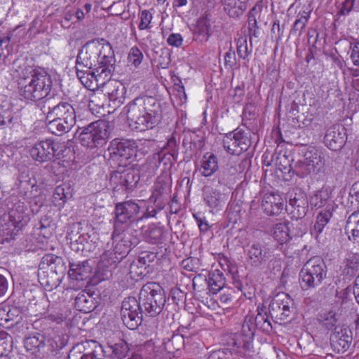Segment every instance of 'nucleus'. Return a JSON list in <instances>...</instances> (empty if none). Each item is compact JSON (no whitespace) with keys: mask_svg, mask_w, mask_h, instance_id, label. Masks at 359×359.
<instances>
[{"mask_svg":"<svg viewBox=\"0 0 359 359\" xmlns=\"http://www.w3.org/2000/svg\"><path fill=\"white\" fill-rule=\"evenodd\" d=\"M41 111L46 115L48 130L53 135L60 136L71 130L76 124V111L67 102H55L54 98H46L42 102Z\"/></svg>","mask_w":359,"mask_h":359,"instance_id":"20e7f679","label":"nucleus"},{"mask_svg":"<svg viewBox=\"0 0 359 359\" xmlns=\"http://www.w3.org/2000/svg\"><path fill=\"white\" fill-rule=\"evenodd\" d=\"M151 19L152 15L149 11H142L140 13V22L138 25L139 29L140 30H144L149 28Z\"/></svg>","mask_w":359,"mask_h":359,"instance_id":"0e129e2a","label":"nucleus"},{"mask_svg":"<svg viewBox=\"0 0 359 359\" xmlns=\"http://www.w3.org/2000/svg\"><path fill=\"white\" fill-rule=\"evenodd\" d=\"M128 60L135 67H138L142 62L143 54L137 46H133L130 49Z\"/></svg>","mask_w":359,"mask_h":359,"instance_id":"4d7b16f0","label":"nucleus"},{"mask_svg":"<svg viewBox=\"0 0 359 359\" xmlns=\"http://www.w3.org/2000/svg\"><path fill=\"white\" fill-rule=\"evenodd\" d=\"M351 58L355 66H359V41L351 43Z\"/></svg>","mask_w":359,"mask_h":359,"instance_id":"774afa93","label":"nucleus"},{"mask_svg":"<svg viewBox=\"0 0 359 359\" xmlns=\"http://www.w3.org/2000/svg\"><path fill=\"white\" fill-rule=\"evenodd\" d=\"M12 337L5 331H0V353L9 351Z\"/></svg>","mask_w":359,"mask_h":359,"instance_id":"680f3d73","label":"nucleus"},{"mask_svg":"<svg viewBox=\"0 0 359 359\" xmlns=\"http://www.w3.org/2000/svg\"><path fill=\"white\" fill-rule=\"evenodd\" d=\"M309 18L310 12H307L306 11L299 12L297 14L296 20L290 31V34L295 35L298 33V36H300Z\"/></svg>","mask_w":359,"mask_h":359,"instance_id":"49530a36","label":"nucleus"},{"mask_svg":"<svg viewBox=\"0 0 359 359\" xmlns=\"http://www.w3.org/2000/svg\"><path fill=\"white\" fill-rule=\"evenodd\" d=\"M171 62L170 53L168 49H161L158 59L157 60L158 67L162 69H167Z\"/></svg>","mask_w":359,"mask_h":359,"instance_id":"bf43d9fd","label":"nucleus"},{"mask_svg":"<svg viewBox=\"0 0 359 359\" xmlns=\"http://www.w3.org/2000/svg\"><path fill=\"white\" fill-rule=\"evenodd\" d=\"M245 339V338L239 332L232 334L227 342L230 353L233 352V354L242 358L251 356L253 353L252 342H250L248 349H246Z\"/></svg>","mask_w":359,"mask_h":359,"instance_id":"c85d7f7f","label":"nucleus"},{"mask_svg":"<svg viewBox=\"0 0 359 359\" xmlns=\"http://www.w3.org/2000/svg\"><path fill=\"white\" fill-rule=\"evenodd\" d=\"M219 168L217 157L212 153H206L203 155L201 161L199 171L203 177L212 176Z\"/></svg>","mask_w":359,"mask_h":359,"instance_id":"f704fd0d","label":"nucleus"},{"mask_svg":"<svg viewBox=\"0 0 359 359\" xmlns=\"http://www.w3.org/2000/svg\"><path fill=\"white\" fill-rule=\"evenodd\" d=\"M29 215L25 203L17 201L8 208V212L1 216L0 223L4 234L11 238L16 236L29 222Z\"/></svg>","mask_w":359,"mask_h":359,"instance_id":"6e6552de","label":"nucleus"},{"mask_svg":"<svg viewBox=\"0 0 359 359\" xmlns=\"http://www.w3.org/2000/svg\"><path fill=\"white\" fill-rule=\"evenodd\" d=\"M82 146L89 149L102 147L110 137L109 123L104 120L92 122L85 127H79L77 133Z\"/></svg>","mask_w":359,"mask_h":359,"instance_id":"0eeeda50","label":"nucleus"},{"mask_svg":"<svg viewBox=\"0 0 359 359\" xmlns=\"http://www.w3.org/2000/svg\"><path fill=\"white\" fill-rule=\"evenodd\" d=\"M64 149H66L64 144L46 139L35 143L29 149V154L34 161L44 163L63 155Z\"/></svg>","mask_w":359,"mask_h":359,"instance_id":"9b49d317","label":"nucleus"},{"mask_svg":"<svg viewBox=\"0 0 359 359\" xmlns=\"http://www.w3.org/2000/svg\"><path fill=\"white\" fill-rule=\"evenodd\" d=\"M325 164V154L321 149L309 148L305 153L304 159L298 161L294 166L297 175L304 177L311 172L319 171Z\"/></svg>","mask_w":359,"mask_h":359,"instance_id":"ddd939ff","label":"nucleus"},{"mask_svg":"<svg viewBox=\"0 0 359 359\" xmlns=\"http://www.w3.org/2000/svg\"><path fill=\"white\" fill-rule=\"evenodd\" d=\"M251 53V50H248L247 40L245 39L242 41H240V43L238 44L237 47V53L239 57L245 59L248 57Z\"/></svg>","mask_w":359,"mask_h":359,"instance_id":"338daca9","label":"nucleus"},{"mask_svg":"<svg viewBox=\"0 0 359 359\" xmlns=\"http://www.w3.org/2000/svg\"><path fill=\"white\" fill-rule=\"evenodd\" d=\"M254 321V316L252 315L247 316L242 324L241 330L239 332V333L245 338L244 341L246 344V349H248L250 342L253 341L255 337L256 325H255Z\"/></svg>","mask_w":359,"mask_h":359,"instance_id":"79ce46f5","label":"nucleus"},{"mask_svg":"<svg viewBox=\"0 0 359 359\" xmlns=\"http://www.w3.org/2000/svg\"><path fill=\"white\" fill-rule=\"evenodd\" d=\"M347 140L346 130L340 125H334L327 129L324 136V143L332 151L341 150Z\"/></svg>","mask_w":359,"mask_h":359,"instance_id":"4be33fe9","label":"nucleus"},{"mask_svg":"<svg viewBox=\"0 0 359 359\" xmlns=\"http://www.w3.org/2000/svg\"><path fill=\"white\" fill-rule=\"evenodd\" d=\"M41 313L43 314L45 318L48 320L55 322L57 324L62 323L65 318L60 309L50 306V304H48V308Z\"/></svg>","mask_w":359,"mask_h":359,"instance_id":"864d4df0","label":"nucleus"},{"mask_svg":"<svg viewBox=\"0 0 359 359\" xmlns=\"http://www.w3.org/2000/svg\"><path fill=\"white\" fill-rule=\"evenodd\" d=\"M172 180L169 175H161L157 177L153 187L152 194L149 198L151 203L161 210L168 203L170 196Z\"/></svg>","mask_w":359,"mask_h":359,"instance_id":"f3484780","label":"nucleus"},{"mask_svg":"<svg viewBox=\"0 0 359 359\" xmlns=\"http://www.w3.org/2000/svg\"><path fill=\"white\" fill-rule=\"evenodd\" d=\"M41 264H47L50 272L57 273L64 276L66 272V266L62 257L53 255H46L42 258Z\"/></svg>","mask_w":359,"mask_h":359,"instance_id":"c9c22d12","label":"nucleus"},{"mask_svg":"<svg viewBox=\"0 0 359 359\" xmlns=\"http://www.w3.org/2000/svg\"><path fill=\"white\" fill-rule=\"evenodd\" d=\"M90 351L82 353L81 346L74 347L68 355L67 359H104L105 353L102 346L95 341H86Z\"/></svg>","mask_w":359,"mask_h":359,"instance_id":"5701e85b","label":"nucleus"},{"mask_svg":"<svg viewBox=\"0 0 359 359\" xmlns=\"http://www.w3.org/2000/svg\"><path fill=\"white\" fill-rule=\"evenodd\" d=\"M257 315L254 317V323L256 325V329L269 334L272 331V325L268 319L267 313L263 309H259V307L257 308Z\"/></svg>","mask_w":359,"mask_h":359,"instance_id":"37998d69","label":"nucleus"},{"mask_svg":"<svg viewBox=\"0 0 359 359\" xmlns=\"http://www.w3.org/2000/svg\"><path fill=\"white\" fill-rule=\"evenodd\" d=\"M327 268L323 259L319 256L310 258L299 272V283L304 291L317 288L326 279Z\"/></svg>","mask_w":359,"mask_h":359,"instance_id":"423d86ee","label":"nucleus"},{"mask_svg":"<svg viewBox=\"0 0 359 359\" xmlns=\"http://www.w3.org/2000/svg\"><path fill=\"white\" fill-rule=\"evenodd\" d=\"M143 311L140 301L133 297L126 298L122 302L121 318L123 324L130 330H135L141 325Z\"/></svg>","mask_w":359,"mask_h":359,"instance_id":"4468645a","label":"nucleus"},{"mask_svg":"<svg viewBox=\"0 0 359 359\" xmlns=\"http://www.w3.org/2000/svg\"><path fill=\"white\" fill-rule=\"evenodd\" d=\"M92 270L88 260L70 263L69 276L72 279L84 280L90 276Z\"/></svg>","mask_w":359,"mask_h":359,"instance_id":"473e14b6","label":"nucleus"},{"mask_svg":"<svg viewBox=\"0 0 359 359\" xmlns=\"http://www.w3.org/2000/svg\"><path fill=\"white\" fill-rule=\"evenodd\" d=\"M316 320L318 323L326 330H332L334 329L335 331L337 330L338 318L335 311H322L318 314Z\"/></svg>","mask_w":359,"mask_h":359,"instance_id":"58836bf2","label":"nucleus"},{"mask_svg":"<svg viewBox=\"0 0 359 359\" xmlns=\"http://www.w3.org/2000/svg\"><path fill=\"white\" fill-rule=\"evenodd\" d=\"M19 318L17 309H11L9 307H0V325L6 327H10L17 323Z\"/></svg>","mask_w":359,"mask_h":359,"instance_id":"ea45409f","label":"nucleus"},{"mask_svg":"<svg viewBox=\"0 0 359 359\" xmlns=\"http://www.w3.org/2000/svg\"><path fill=\"white\" fill-rule=\"evenodd\" d=\"M345 231L348 241L359 246V211H355L348 216Z\"/></svg>","mask_w":359,"mask_h":359,"instance_id":"72a5a7b5","label":"nucleus"},{"mask_svg":"<svg viewBox=\"0 0 359 359\" xmlns=\"http://www.w3.org/2000/svg\"><path fill=\"white\" fill-rule=\"evenodd\" d=\"M74 10H67L64 11L61 17V25L64 28H69L74 23Z\"/></svg>","mask_w":359,"mask_h":359,"instance_id":"e2e57ef3","label":"nucleus"},{"mask_svg":"<svg viewBox=\"0 0 359 359\" xmlns=\"http://www.w3.org/2000/svg\"><path fill=\"white\" fill-rule=\"evenodd\" d=\"M352 342V332L350 329L339 328L330 336V344L333 351L337 353H344L350 347Z\"/></svg>","mask_w":359,"mask_h":359,"instance_id":"393cba45","label":"nucleus"},{"mask_svg":"<svg viewBox=\"0 0 359 359\" xmlns=\"http://www.w3.org/2000/svg\"><path fill=\"white\" fill-rule=\"evenodd\" d=\"M7 32L12 43H18L25 36V29L22 26H17Z\"/></svg>","mask_w":359,"mask_h":359,"instance_id":"052dcab7","label":"nucleus"},{"mask_svg":"<svg viewBox=\"0 0 359 359\" xmlns=\"http://www.w3.org/2000/svg\"><path fill=\"white\" fill-rule=\"evenodd\" d=\"M332 217L331 208H326L321 211L317 216L316 222L314 224L313 231H315L316 236L320 234L325 225L329 222Z\"/></svg>","mask_w":359,"mask_h":359,"instance_id":"3c124183","label":"nucleus"},{"mask_svg":"<svg viewBox=\"0 0 359 359\" xmlns=\"http://www.w3.org/2000/svg\"><path fill=\"white\" fill-rule=\"evenodd\" d=\"M287 220L278 222L273 225L271 233L275 240L283 244L290 240L289 225Z\"/></svg>","mask_w":359,"mask_h":359,"instance_id":"a19ab883","label":"nucleus"},{"mask_svg":"<svg viewBox=\"0 0 359 359\" xmlns=\"http://www.w3.org/2000/svg\"><path fill=\"white\" fill-rule=\"evenodd\" d=\"M164 230L162 227L155 224L149 225L145 231L144 236L147 242L151 244H158L162 242Z\"/></svg>","mask_w":359,"mask_h":359,"instance_id":"de8ad7c7","label":"nucleus"},{"mask_svg":"<svg viewBox=\"0 0 359 359\" xmlns=\"http://www.w3.org/2000/svg\"><path fill=\"white\" fill-rule=\"evenodd\" d=\"M126 255L123 253L119 254L118 252L116 251L115 248L112 251H107L102 256V260L106 262L107 266L116 265L120 263Z\"/></svg>","mask_w":359,"mask_h":359,"instance_id":"603ef678","label":"nucleus"},{"mask_svg":"<svg viewBox=\"0 0 359 359\" xmlns=\"http://www.w3.org/2000/svg\"><path fill=\"white\" fill-rule=\"evenodd\" d=\"M330 198V191L328 188H322L317 191L311 198V204L316 208L324 206Z\"/></svg>","mask_w":359,"mask_h":359,"instance_id":"8fccbe9b","label":"nucleus"},{"mask_svg":"<svg viewBox=\"0 0 359 359\" xmlns=\"http://www.w3.org/2000/svg\"><path fill=\"white\" fill-rule=\"evenodd\" d=\"M43 334L36 333L24 339V346L27 352L41 358L46 352V340Z\"/></svg>","mask_w":359,"mask_h":359,"instance_id":"cd10ccee","label":"nucleus"},{"mask_svg":"<svg viewBox=\"0 0 359 359\" xmlns=\"http://www.w3.org/2000/svg\"><path fill=\"white\" fill-rule=\"evenodd\" d=\"M283 198L278 193L266 194L262 201V208L269 216H278L285 208Z\"/></svg>","mask_w":359,"mask_h":359,"instance_id":"a878e982","label":"nucleus"},{"mask_svg":"<svg viewBox=\"0 0 359 359\" xmlns=\"http://www.w3.org/2000/svg\"><path fill=\"white\" fill-rule=\"evenodd\" d=\"M235 180L234 173H231L227 168L223 169L218 175V182L220 184L227 186Z\"/></svg>","mask_w":359,"mask_h":359,"instance_id":"13d9d810","label":"nucleus"},{"mask_svg":"<svg viewBox=\"0 0 359 359\" xmlns=\"http://www.w3.org/2000/svg\"><path fill=\"white\" fill-rule=\"evenodd\" d=\"M294 301L285 292L277 294L271 300L269 306V313L275 322L285 321L294 310Z\"/></svg>","mask_w":359,"mask_h":359,"instance_id":"2eb2a0df","label":"nucleus"},{"mask_svg":"<svg viewBox=\"0 0 359 359\" xmlns=\"http://www.w3.org/2000/svg\"><path fill=\"white\" fill-rule=\"evenodd\" d=\"M64 276H60L57 273L48 272L46 274H43L39 276L40 283L45 286L47 290H52L57 288L61 283Z\"/></svg>","mask_w":359,"mask_h":359,"instance_id":"a18cd8bd","label":"nucleus"},{"mask_svg":"<svg viewBox=\"0 0 359 359\" xmlns=\"http://www.w3.org/2000/svg\"><path fill=\"white\" fill-rule=\"evenodd\" d=\"M210 19L207 13L203 15L197 21L195 34L202 36L205 41L210 36Z\"/></svg>","mask_w":359,"mask_h":359,"instance_id":"09e8293b","label":"nucleus"},{"mask_svg":"<svg viewBox=\"0 0 359 359\" xmlns=\"http://www.w3.org/2000/svg\"><path fill=\"white\" fill-rule=\"evenodd\" d=\"M189 340V337L185 339L182 334L172 333L170 337L163 339V346L168 353L175 354L183 348H187Z\"/></svg>","mask_w":359,"mask_h":359,"instance_id":"2f4dec72","label":"nucleus"},{"mask_svg":"<svg viewBox=\"0 0 359 359\" xmlns=\"http://www.w3.org/2000/svg\"><path fill=\"white\" fill-rule=\"evenodd\" d=\"M246 255L248 264L255 268H260L273 257L271 248L259 242L248 245Z\"/></svg>","mask_w":359,"mask_h":359,"instance_id":"a211bd4d","label":"nucleus"},{"mask_svg":"<svg viewBox=\"0 0 359 359\" xmlns=\"http://www.w3.org/2000/svg\"><path fill=\"white\" fill-rule=\"evenodd\" d=\"M140 210V205L133 200L116 203L113 222L116 233H119L141 220L142 217H139Z\"/></svg>","mask_w":359,"mask_h":359,"instance_id":"1a4fd4ad","label":"nucleus"},{"mask_svg":"<svg viewBox=\"0 0 359 359\" xmlns=\"http://www.w3.org/2000/svg\"><path fill=\"white\" fill-rule=\"evenodd\" d=\"M137 143L133 140L115 138L110 142L108 147L109 159L126 165V162L135 156Z\"/></svg>","mask_w":359,"mask_h":359,"instance_id":"f8f14e48","label":"nucleus"},{"mask_svg":"<svg viewBox=\"0 0 359 359\" xmlns=\"http://www.w3.org/2000/svg\"><path fill=\"white\" fill-rule=\"evenodd\" d=\"M139 301L144 314L150 317L157 316L166 302L165 291L158 283L149 282L140 290Z\"/></svg>","mask_w":359,"mask_h":359,"instance_id":"39448f33","label":"nucleus"},{"mask_svg":"<svg viewBox=\"0 0 359 359\" xmlns=\"http://www.w3.org/2000/svg\"><path fill=\"white\" fill-rule=\"evenodd\" d=\"M11 72L13 77L18 79L20 95L24 99L40 101L50 94L52 76L44 68L28 65L25 58L19 57L13 61Z\"/></svg>","mask_w":359,"mask_h":359,"instance_id":"f03ea898","label":"nucleus"},{"mask_svg":"<svg viewBox=\"0 0 359 359\" xmlns=\"http://www.w3.org/2000/svg\"><path fill=\"white\" fill-rule=\"evenodd\" d=\"M125 109L130 126L140 132L153 128L161 118L160 102L153 96L137 97Z\"/></svg>","mask_w":359,"mask_h":359,"instance_id":"7ed1b4c3","label":"nucleus"},{"mask_svg":"<svg viewBox=\"0 0 359 359\" xmlns=\"http://www.w3.org/2000/svg\"><path fill=\"white\" fill-rule=\"evenodd\" d=\"M135 231L129 228L124 229L119 233H116L115 228L112 233V238L115 243V249L119 254L123 253L127 255L133 248H135L140 243V238L135 235Z\"/></svg>","mask_w":359,"mask_h":359,"instance_id":"aec40b11","label":"nucleus"},{"mask_svg":"<svg viewBox=\"0 0 359 359\" xmlns=\"http://www.w3.org/2000/svg\"><path fill=\"white\" fill-rule=\"evenodd\" d=\"M203 198L210 212L218 211L225 205L228 196L219 190L208 186L203 189Z\"/></svg>","mask_w":359,"mask_h":359,"instance_id":"b1692460","label":"nucleus"},{"mask_svg":"<svg viewBox=\"0 0 359 359\" xmlns=\"http://www.w3.org/2000/svg\"><path fill=\"white\" fill-rule=\"evenodd\" d=\"M82 228L79 224H73L70 231L67 232V239L72 250L75 252L83 251L85 248V243H87L89 236L80 230Z\"/></svg>","mask_w":359,"mask_h":359,"instance_id":"7c9ffc66","label":"nucleus"},{"mask_svg":"<svg viewBox=\"0 0 359 359\" xmlns=\"http://www.w3.org/2000/svg\"><path fill=\"white\" fill-rule=\"evenodd\" d=\"M99 304V298L97 294L81 291L75 297V308L83 313H90L96 309Z\"/></svg>","mask_w":359,"mask_h":359,"instance_id":"bb28decb","label":"nucleus"},{"mask_svg":"<svg viewBox=\"0 0 359 359\" xmlns=\"http://www.w3.org/2000/svg\"><path fill=\"white\" fill-rule=\"evenodd\" d=\"M109 76L107 80L99 81L100 84L104 85V95L107 96L109 105L114 107H120L125 101L126 88L123 83L116 80H110Z\"/></svg>","mask_w":359,"mask_h":359,"instance_id":"412c9836","label":"nucleus"},{"mask_svg":"<svg viewBox=\"0 0 359 359\" xmlns=\"http://www.w3.org/2000/svg\"><path fill=\"white\" fill-rule=\"evenodd\" d=\"M111 348L113 354L119 359L125 358L129 351L128 344L123 340L111 346Z\"/></svg>","mask_w":359,"mask_h":359,"instance_id":"5fc2aeb1","label":"nucleus"},{"mask_svg":"<svg viewBox=\"0 0 359 359\" xmlns=\"http://www.w3.org/2000/svg\"><path fill=\"white\" fill-rule=\"evenodd\" d=\"M140 175L135 168H128L123 171L116 170L111 174V184L120 186L128 191H133L137 186Z\"/></svg>","mask_w":359,"mask_h":359,"instance_id":"6ab92c4d","label":"nucleus"},{"mask_svg":"<svg viewBox=\"0 0 359 359\" xmlns=\"http://www.w3.org/2000/svg\"><path fill=\"white\" fill-rule=\"evenodd\" d=\"M251 133L249 129L237 128L225 135L223 146L227 153L231 155H240L248 150L251 146Z\"/></svg>","mask_w":359,"mask_h":359,"instance_id":"9d476101","label":"nucleus"},{"mask_svg":"<svg viewBox=\"0 0 359 359\" xmlns=\"http://www.w3.org/2000/svg\"><path fill=\"white\" fill-rule=\"evenodd\" d=\"M204 280L206 282L208 290L212 294H217L225 285V278L222 272L216 270L209 273L208 278H205Z\"/></svg>","mask_w":359,"mask_h":359,"instance_id":"e433bc0d","label":"nucleus"},{"mask_svg":"<svg viewBox=\"0 0 359 359\" xmlns=\"http://www.w3.org/2000/svg\"><path fill=\"white\" fill-rule=\"evenodd\" d=\"M248 0H224L223 4L225 11L231 18L241 16L247 8Z\"/></svg>","mask_w":359,"mask_h":359,"instance_id":"4c0bfd02","label":"nucleus"},{"mask_svg":"<svg viewBox=\"0 0 359 359\" xmlns=\"http://www.w3.org/2000/svg\"><path fill=\"white\" fill-rule=\"evenodd\" d=\"M289 206L287 209L292 219L297 221L303 219L309 210L306 193L299 188H294L288 193Z\"/></svg>","mask_w":359,"mask_h":359,"instance_id":"dca6fc26","label":"nucleus"},{"mask_svg":"<svg viewBox=\"0 0 359 359\" xmlns=\"http://www.w3.org/2000/svg\"><path fill=\"white\" fill-rule=\"evenodd\" d=\"M233 353H230L229 347L214 351L210 354L208 359H230Z\"/></svg>","mask_w":359,"mask_h":359,"instance_id":"69168bd1","label":"nucleus"},{"mask_svg":"<svg viewBox=\"0 0 359 359\" xmlns=\"http://www.w3.org/2000/svg\"><path fill=\"white\" fill-rule=\"evenodd\" d=\"M165 158L163 154H152L148 156L146 161L142 165H139L136 170L140 175V178H146L147 180L152 177L161 161Z\"/></svg>","mask_w":359,"mask_h":359,"instance_id":"c756f323","label":"nucleus"},{"mask_svg":"<svg viewBox=\"0 0 359 359\" xmlns=\"http://www.w3.org/2000/svg\"><path fill=\"white\" fill-rule=\"evenodd\" d=\"M115 63L114 52L109 41L103 38L90 40L78 52L75 64L77 77L86 88H90L93 81L104 82L111 76Z\"/></svg>","mask_w":359,"mask_h":359,"instance_id":"f257e3e1","label":"nucleus"},{"mask_svg":"<svg viewBox=\"0 0 359 359\" xmlns=\"http://www.w3.org/2000/svg\"><path fill=\"white\" fill-rule=\"evenodd\" d=\"M72 197L69 191H65L64 186H57L53 193V198L55 202H58V205L64 204L68 198Z\"/></svg>","mask_w":359,"mask_h":359,"instance_id":"6e6d98bb","label":"nucleus"},{"mask_svg":"<svg viewBox=\"0 0 359 359\" xmlns=\"http://www.w3.org/2000/svg\"><path fill=\"white\" fill-rule=\"evenodd\" d=\"M344 271L353 276L359 270V253L349 252L344 260Z\"/></svg>","mask_w":359,"mask_h":359,"instance_id":"c03bdc74","label":"nucleus"}]
</instances>
